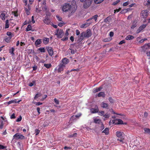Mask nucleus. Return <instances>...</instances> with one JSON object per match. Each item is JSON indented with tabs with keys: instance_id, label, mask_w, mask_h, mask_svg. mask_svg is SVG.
Instances as JSON below:
<instances>
[{
	"instance_id": "obj_1",
	"label": "nucleus",
	"mask_w": 150,
	"mask_h": 150,
	"mask_svg": "<svg viewBox=\"0 0 150 150\" xmlns=\"http://www.w3.org/2000/svg\"><path fill=\"white\" fill-rule=\"evenodd\" d=\"M92 35L91 30L90 29H88L86 30V32H83L81 33L80 35L78 36V38L77 40V42L79 43L81 42L84 38H88Z\"/></svg>"
},
{
	"instance_id": "obj_2",
	"label": "nucleus",
	"mask_w": 150,
	"mask_h": 150,
	"mask_svg": "<svg viewBox=\"0 0 150 150\" xmlns=\"http://www.w3.org/2000/svg\"><path fill=\"white\" fill-rule=\"evenodd\" d=\"M62 10L63 11L66 12L69 11V16H70L75 12V9L71 8V6L69 4L66 3L62 6Z\"/></svg>"
},
{
	"instance_id": "obj_3",
	"label": "nucleus",
	"mask_w": 150,
	"mask_h": 150,
	"mask_svg": "<svg viewBox=\"0 0 150 150\" xmlns=\"http://www.w3.org/2000/svg\"><path fill=\"white\" fill-rule=\"evenodd\" d=\"M116 135L117 137L118 138L117 140L120 141V143L122 144L123 143V140H124V137L125 134L122 132L117 131L116 133Z\"/></svg>"
},
{
	"instance_id": "obj_4",
	"label": "nucleus",
	"mask_w": 150,
	"mask_h": 150,
	"mask_svg": "<svg viewBox=\"0 0 150 150\" xmlns=\"http://www.w3.org/2000/svg\"><path fill=\"white\" fill-rule=\"evenodd\" d=\"M93 0H80V1L83 2H84L83 6L85 8H87L90 6L93 2Z\"/></svg>"
},
{
	"instance_id": "obj_5",
	"label": "nucleus",
	"mask_w": 150,
	"mask_h": 150,
	"mask_svg": "<svg viewBox=\"0 0 150 150\" xmlns=\"http://www.w3.org/2000/svg\"><path fill=\"white\" fill-rule=\"evenodd\" d=\"M56 33L55 35L57 36V38H61L63 37L64 33L62 29L59 30L57 29L56 30Z\"/></svg>"
},
{
	"instance_id": "obj_6",
	"label": "nucleus",
	"mask_w": 150,
	"mask_h": 150,
	"mask_svg": "<svg viewBox=\"0 0 150 150\" xmlns=\"http://www.w3.org/2000/svg\"><path fill=\"white\" fill-rule=\"evenodd\" d=\"M14 139H15L16 140L20 139L21 140L24 139H25L24 136L21 134H19L18 133H17L15 134L13 136Z\"/></svg>"
},
{
	"instance_id": "obj_7",
	"label": "nucleus",
	"mask_w": 150,
	"mask_h": 150,
	"mask_svg": "<svg viewBox=\"0 0 150 150\" xmlns=\"http://www.w3.org/2000/svg\"><path fill=\"white\" fill-rule=\"evenodd\" d=\"M140 16L143 18H146L148 16L147 11V10L142 11L140 13Z\"/></svg>"
},
{
	"instance_id": "obj_8",
	"label": "nucleus",
	"mask_w": 150,
	"mask_h": 150,
	"mask_svg": "<svg viewBox=\"0 0 150 150\" xmlns=\"http://www.w3.org/2000/svg\"><path fill=\"white\" fill-rule=\"evenodd\" d=\"M46 49L49 55L52 56L54 54L52 48L51 47H46Z\"/></svg>"
},
{
	"instance_id": "obj_9",
	"label": "nucleus",
	"mask_w": 150,
	"mask_h": 150,
	"mask_svg": "<svg viewBox=\"0 0 150 150\" xmlns=\"http://www.w3.org/2000/svg\"><path fill=\"white\" fill-rule=\"evenodd\" d=\"M90 111L91 113H94L98 112L99 111V109L97 105L95 107V108H91L90 109Z\"/></svg>"
},
{
	"instance_id": "obj_10",
	"label": "nucleus",
	"mask_w": 150,
	"mask_h": 150,
	"mask_svg": "<svg viewBox=\"0 0 150 150\" xmlns=\"http://www.w3.org/2000/svg\"><path fill=\"white\" fill-rule=\"evenodd\" d=\"M65 67L63 64H60L58 66V68L57 69L58 72L60 73L61 71H63L64 68Z\"/></svg>"
},
{
	"instance_id": "obj_11",
	"label": "nucleus",
	"mask_w": 150,
	"mask_h": 150,
	"mask_svg": "<svg viewBox=\"0 0 150 150\" xmlns=\"http://www.w3.org/2000/svg\"><path fill=\"white\" fill-rule=\"evenodd\" d=\"M147 24H143L140 26L138 28L137 31V33H139L141 31H142L144 28H145Z\"/></svg>"
},
{
	"instance_id": "obj_12",
	"label": "nucleus",
	"mask_w": 150,
	"mask_h": 150,
	"mask_svg": "<svg viewBox=\"0 0 150 150\" xmlns=\"http://www.w3.org/2000/svg\"><path fill=\"white\" fill-rule=\"evenodd\" d=\"M44 23L46 24L50 25H51L50 20L48 18V16H46L45 19L43 20Z\"/></svg>"
},
{
	"instance_id": "obj_13",
	"label": "nucleus",
	"mask_w": 150,
	"mask_h": 150,
	"mask_svg": "<svg viewBox=\"0 0 150 150\" xmlns=\"http://www.w3.org/2000/svg\"><path fill=\"white\" fill-rule=\"evenodd\" d=\"M92 23V22L90 21V22H86L85 23L83 24L80 26V28H86L89 26L90 24Z\"/></svg>"
},
{
	"instance_id": "obj_14",
	"label": "nucleus",
	"mask_w": 150,
	"mask_h": 150,
	"mask_svg": "<svg viewBox=\"0 0 150 150\" xmlns=\"http://www.w3.org/2000/svg\"><path fill=\"white\" fill-rule=\"evenodd\" d=\"M102 88L103 87L101 86L99 87V88H94L93 90V92L94 93H95L99 91H100Z\"/></svg>"
},
{
	"instance_id": "obj_15",
	"label": "nucleus",
	"mask_w": 150,
	"mask_h": 150,
	"mask_svg": "<svg viewBox=\"0 0 150 150\" xmlns=\"http://www.w3.org/2000/svg\"><path fill=\"white\" fill-rule=\"evenodd\" d=\"M62 62L63 63L62 64H63L65 65L69 62V60L66 58H64L62 59Z\"/></svg>"
},
{
	"instance_id": "obj_16",
	"label": "nucleus",
	"mask_w": 150,
	"mask_h": 150,
	"mask_svg": "<svg viewBox=\"0 0 150 150\" xmlns=\"http://www.w3.org/2000/svg\"><path fill=\"white\" fill-rule=\"evenodd\" d=\"M101 106L103 108L107 109L108 108V103H105L103 102L101 103Z\"/></svg>"
},
{
	"instance_id": "obj_17",
	"label": "nucleus",
	"mask_w": 150,
	"mask_h": 150,
	"mask_svg": "<svg viewBox=\"0 0 150 150\" xmlns=\"http://www.w3.org/2000/svg\"><path fill=\"white\" fill-rule=\"evenodd\" d=\"M137 21L136 20H134L132 23V24L131 27V29H134L137 26Z\"/></svg>"
},
{
	"instance_id": "obj_18",
	"label": "nucleus",
	"mask_w": 150,
	"mask_h": 150,
	"mask_svg": "<svg viewBox=\"0 0 150 150\" xmlns=\"http://www.w3.org/2000/svg\"><path fill=\"white\" fill-rule=\"evenodd\" d=\"M20 100H19L18 101H16V99H15L14 100H11L10 101L8 102H7V103L9 105L12 103H19L20 102Z\"/></svg>"
},
{
	"instance_id": "obj_19",
	"label": "nucleus",
	"mask_w": 150,
	"mask_h": 150,
	"mask_svg": "<svg viewBox=\"0 0 150 150\" xmlns=\"http://www.w3.org/2000/svg\"><path fill=\"white\" fill-rule=\"evenodd\" d=\"M49 38H44L43 39V42L44 44H47L49 42Z\"/></svg>"
},
{
	"instance_id": "obj_20",
	"label": "nucleus",
	"mask_w": 150,
	"mask_h": 150,
	"mask_svg": "<svg viewBox=\"0 0 150 150\" xmlns=\"http://www.w3.org/2000/svg\"><path fill=\"white\" fill-rule=\"evenodd\" d=\"M42 42V40L41 39H38L35 42V45L36 46H37L41 44Z\"/></svg>"
},
{
	"instance_id": "obj_21",
	"label": "nucleus",
	"mask_w": 150,
	"mask_h": 150,
	"mask_svg": "<svg viewBox=\"0 0 150 150\" xmlns=\"http://www.w3.org/2000/svg\"><path fill=\"white\" fill-rule=\"evenodd\" d=\"M111 19V18L109 17H108L104 20V22L105 23L109 24L110 23L109 21Z\"/></svg>"
},
{
	"instance_id": "obj_22",
	"label": "nucleus",
	"mask_w": 150,
	"mask_h": 150,
	"mask_svg": "<svg viewBox=\"0 0 150 150\" xmlns=\"http://www.w3.org/2000/svg\"><path fill=\"white\" fill-rule=\"evenodd\" d=\"M94 122L95 123H97V124H101L102 123L101 120H100V119L95 118L94 119Z\"/></svg>"
},
{
	"instance_id": "obj_23",
	"label": "nucleus",
	"mask_w": 150,
	"mask_h": 150,
	"mask_svg": "<svg viewBox=\"0 0 150 150\" xmlns=\"http://www.w3.org/2000/svg\"><path fill=\"white\" fill-rule=\"evenodd\" d=\"M134 37L131 35H129L127 36L125 38V39L127 40H132L134 38Z\"/></svg>"
},
{
	"instance_id": "obj_24",
	"label": "nucleus",
	"mask_w": 150,
	"mask_h": 150,
	"mask_svg": "<svg viewBox=\"0 0 150 150\" xmlns=\"http://www.w3.org/2000/svg\"><path fill=\"white\" fill-rule=\"evenodd\" d=\"M102 132L105 133L106 135H108L109 134V128L108 127L106 128Z\"/></svg>"
},
{
	"instance_id": "obj_25",
	"label": "nucleus",
	"mask_w": 150,
	"mask_h": 150,
	"mask_svg": "<svg viewBox=\"0 0 150 150\" xmlns=\"http://www.w3.org/2000/svg\"><path fill=\"white\" fill-rule=\"evenodd\" d=\"M31 30L32 31H33V30H32V26L30 25H28L26 28V31H28Z\"/></svg>"
},
{
	"instance_id": "obj_26",
	"label": "nucleus",
	"mask_w": 150,
	"mask_h": 150,
	"mask_svg": "<svg viewBox=\"0 0 150 150\" xmlns=\"http://www.w3.org/2000/svg\"><path fill=\"white\" fill-rule=\"evenodd\" d=\"M98 97H100L101 96L103 97H104L105 96V94L104 92H101L98 93Z\"/></svg>"
},
{
	"instance_id": "obj_27",
	"label": "nucleus",
	"mask_w": 150,
	"mask_h": 150,
	"mask_svg": "<svg viewBox=\"0 0 150 150\" xmlns=\"http://www.w3.org/2000/svg\"><path fill=\"white\" fill-rule=\"evenodd\" d=\"M144 132L146 134H150V129L148 128H144Z\"/></svg>"
},
{
	"instance_id": "obj_28",
	"label": "nucleus",
	"mask_w": 150,
	"mask_h": 150,
	"mask_svg": "<svg viewBox=\"0 0 150 150\" xmlns=\"http://www.w3.org/2000/svg\"><path fill=\"white\" fill-rule=\"evenodd\" d=\"M24 9L26 14L27 15H30V9H27V8H25Z\"/></svg>"
},
{
	"instance_id": "obj_29",
	"label": "nucleus",
	"mask_w": 150,
	"mask_h": 150,
	"mask_svg": "<svg viewBox=\"0 0 150 150\" xmlns=\"http://www.w3.org/2000/svg\"><path fill=\"white\" fill-rule=\"evenodd\" d=\"M5 13H2L0 15V17L3 21L5 20Z\"/></svg>"
},
{
	"instance_id": "obj_30",
	"label": "nucleus",
	"mask_w": 150,
	"mask_h": 150,
	"mask_svg": "<svg viewBox=\"0 0 150 150\" xmlns=\"http://www.w3.org/2000/svg\"><path fill=\"white\" fill-rule=\"evenodd\" d=\"M9 52L13 56L15 54L14 53V52L15 51V48L13 47H12L11 50H9Z\"/></svg>"
},
{
	"instance_id": "obj_31",
	"label": "nucleus",
	"mask_w": 150,
	"mask_h": 150,
	"mask_svg": "<svg viewBox=\"0 0 150 150\" xmlns=\"http://www.w3.org/2000/svg\"><path fill=\"white\" fill-rule=\"evenodd\" d=\"M44 67L47 69L50 68L52 66V65L50 64H44Z\"/></svg>"
},
{
	"instance_id": "obj_32",
	"label": "nucleus",
	"mask_w": 150,
	"mask_h": 150,
	"mask_svg": "<svg viewBox=\"0 0 150 150\" xmlns=\"http://www.w3.org/2000/svg\"><path fill=\"white\" fill-rule=\"evenodd\" d=\"M38 50L41 52H45V50L44 47H40Z\"/></svg>"
},
{
	"instance_id": "obj_33",
	"label": "nucleus",
	"mask_w": 150,
	"mask_h": 150,
	"mask_svg": "<svg viewBox=\"0 0 150 150\" xmlns=\"http://www.w3.org/2000/svg\"><path fill=\"white\" fill-rule=\"evenodd\" d=\"M11 38H12L11 36L10 37H6L5 39V41L6 42L8 43L10 42V40L11 39Z\"/></svg>"
},
{
	"instance_id": "obj_34",
	"label": "nucleus",
	"mask_w": 150,
	"mask_h": 150,
	"mask_svg": "<svg viewBox=\"0 0 150 150\" xmlns=\"http://www.w3.org/2000/svg\"><path fill=\"white\" fill-rule=\"evenodd\" d=\"M9 27V25L8 24V20H6V24H5V28H8Z\"/></svg>"
},
{
	"instance_id": "obj_35",
	"label": "nucleus",
	"mask_w": 150,
	"mask_h": 150,
	"mask_svg": "<svg viewBox=\"0 0 150 150\" xmlns=\"http://www.w3.org/2000/svg\"><path fill=\"white\" fill-rule=\"evenodd\" d=\"M118 119H115L113 120L112 121V122L113 124L115 125H118Z\"/></svg>"
},
{
	"instance_id": "obj_36",
	"label": "nucleus",
	"mask_w": 150,
	"mask_h": 150,
	"mask_svg": "<svg viewBox=\"0 0 150 150\" xmlns=\"http://www.w3.org/2000/svg\"><path fill=\"white\" fill-rule=\"evenodd\" d=\"M104 0H94V2L97 4H100Z\"/></svg>"
},
{
	"instance_id": "obj_37",
	"label": "nucleus",
	"mask_w": 150,
	"mask_h": 150,
	"mask_svg": "<svg viewBox=\"0 0 150 150\" xmlns=\"http://www.w3.org/2000/svg\"><path fill=\"white\" fill-rule=\"evenodd\" d=\"M77 134L76 133H73V134L69 135V137L71 138L73 137H76L77 136Z\"/></svg>"
},
{
	"instance_id": "obj_38",
	"label": "nucleus",
	"mask_w": 150,
	"mask_h": 150,
	"mask_svg": "<svg viewBox=\"0 0 150 150\" xmlns=\"http://www.w3.org/2000/svg\"><path fill=\"white\" fill-rule=\"evenodd\" d=\"M41 95L40 93H39V94L37 93V94H36L35 95V97H34V99H35V100L37 98H38L39 97H40L41 96Z\"/></svg>"
},
{
	"instance_id": "obj_39",
	"label": "nucleus",
	"mask_w": 150,
	"mask_h": 150,
	"mask_svg": "<svg viewBox=\"0 0 150 150\" xmlns=\"http://www.w3.org/2000/svg\"><path fill=\"white\" fill-rule=\"evenodd\" d=\"M103 117L105 118L104 120H105V119H107L109 117L110 115L108 114H105L103 115Z\"/></svg>"
},
{
	"instance_id": "obj_40",
	"label": "nucleus",
	"mask_w": 150,
	"mask_h": 150,
	"mask_svg": "<svg viewBox=\"0 0 150 150\" xmlns=\"http://www.w3.org/2000/svg\"><path fill=\"white\" fill-rule=\"evenodd\" d=\"M149 47V44L145 45L144 46L142 47V48H145L146 49H148Z\"/></svg>"
},
{
	"instance_id": "obj_41",
	"label": "nucleus",
	"mask_w": 150,
	"mask_h": 150,
	"mask_svg": "<svg viewBox=\"0 0 150 150\" xmlns=\"http://www.w3.org/2000/svg\"><path fill=\"white\" fill-rule=\"evenodd\" d=\"M64 24V23L63 21H61V22L58 23V25L59 27H62Z\"/></svg>"
},
{
	"instance_id": "obj_42",
	"label": "nucleus",
	"mask_w": 150,
	"mask_h": 150,
	"mask_svg": "<svg viewBox=\"0 0 150 150\" xmlns=\"http://www.w3.org/2000/svg\"><path fill=\"white\" fill-rule=\"evenodd\" d=\"M105 112L103 111H101L99 112V115L100 116H103L104 115Z\"/></svg>"
},
{
	"instance_id": "obj_43",
	"label": "nucleus",
	"mask_w": 150,
	"mask_h": 150,
	"mask_svg": "<svg viewBox=\"0 0 150 150\" xmlns=\"http://www.w3.org/2000/svg\"><path fill=\"white\" fill-rule=\"evenodd\" d=\"M118 125L123 124V121L121 119H118Z\"/></svg>"
},
{
	"instance_id": "obj_44",
	"label": "nucleus",
	"mask_w": 150,
	"mask_h": 150,
	"mask_svg": "<svg viewBox=\"0 0 150 150\" xmlns=\"http://www.w3.org/2000/svg\"><path fill=\"white\" fill-rule=\"evenodd\" d=\"M69 50H71V53L72 54H73L75 53L76 52V50H73L71 49H69Z\"/></svg>"
},
{
	"instance_id": "obj_45",
	"label": "nucleus",
	"mask_w": 150,
	"mask_h": 150,
	"mask_svg": "<svg viewBox=\"0 0 150 150\" xmlns=\"http://www.w3.org/2000/svg\"><path fill=\"white\" fill-rule=\"evenodd\" d=\"M6 34L9 37H10L11 36V38H12V37H13V36L12 35L11 33L10 32H7L6 33Z\"/></svg>"
},
{
	"instance_id": "obj_46",
	"label": "nucleus",
	"mask_w": 150,
	"mask_h": 150,
	"mask_svg": "<svg viewBox=\"0 0 150 150\" xmlns=\"http://www.w3.org/2000/svg\"><path fill=\"white\" fill-rule=\"evenodd\" d=\"M129 4V2L128 1H127L124 3L123 4V6H125L128 5Z\"/></svg>"
},
{
	"instance_id": "obj_47",
	"label": "nucleus",
	"mask_w": 150,
	"mask_h": 150,
	"mask_svg": "<svg viewBox=\"0 0 150 150\" xmlns=\"http://www.w3.org/2000/svg\"><path fill=\"white\" fill-rule=\"evenodd\" d=\"M54 101L56 104L57 105H58L59 103V102L58 100L56 98H55L54 99Z\"/></svg>"
},
{
	"instance_id": "obj_48",
	"label": "nucleus",
	"mask_w": 150,
	"mask_h": 150,
	"mask_svg": "<svg viewBox=\"0 0 150 150\" xmlns=\"http://www.w3.org/2000/svg\"><path fill=\"white\" fill-rule=\"evenodd\" d=\"M120 1L119 0H117L116 1H115L112 4L113 5H115Z\"/></svg>"
},
{
	"instance_id": "obj_49",
	"label": "nucleus",
	"mask_w": 150,
	"mask_h": 150,
	"mask_svg": "<svg viewBox=\"0 0 150 150\" xmlns=\"http://www.w3.org/2000/svg\"><path fill=\"white\" fill-rule=\"evenodd\" d=\"M98 17V15H95L93 16L92 18L93 19L95 20V21H96L97 19V18Z\"/></svg>"
},
{
	"instance_id": "obj_50",
	"label": "nucleus",
	"mask_w": 150,
	"mask_h": 150,
	"mask_svg": "<svg viewBox=\"0 0 150 150\" xmlns=\"http://www.w3.org/2000/svg\"><path fill=\"white\" fill-rule=\"evenodd\" d=\"M108 100L110 103H113V102H114L113 100V99H112V98L111 97H110L109 98Z\"/></svg>"
},
{
	"instance_id": "obj_51",
	"label": "nucleus",
	"mask_w": 150,
	"mask_h": 150,
	"mask_svg": "<svg viewBox=\"0 0 150 150\" xmlns=\"http://www.w3.org/2000/svg\"><path fill=\"white\" fill-rule=\"evenodd\" d=\"M35 83V81H33L32 82L30 83H29V86H30L31 87L33 86L34 84V83Z\"/></svg>"
},
{
	"instance_id": "obj_52",
	"label": "nucleus",
	"mask_w": 150,
	"mask_h": 150,
	"mask_svg": "<svg viewBox=\"0 0 150 150\" xmlns=\"http://www.w3.org/2000/svg\"><path fill=\"white\" fill-rule=\"evenodd\" d=\"M57 19L59 21H62V18L59 16H56Z\"/></svg>"
},
{
	"instance_id": "obj_53",
	"label": "nucleus",
	"mask_w": 150,
	"mask_h": 150,
	"mask_svg": "<svg viewBox=\"0 0 150 150\" xmlns=\"http://www.w3.org/2000/svg\"><path fill=\"white\" fill-rule=\"evenodd\" d=\"M121 10V8H119L118 9H116L114 10V13L119 12Z\"/></svg>"
},
{
	"instance_id": "obj_54",
	"label": "nucleus",
	"mask_w": 150,
	"mask_h": 150,
	"mask_svg": "<svg viewBox=\"0 0 150 150\" xmlns=\"http://www.w3.org/2000/svg\"><path fill=\"white\" fill-rule=\"evenodd\" d=\"M41 11V10H40V9L38 7H36V11L37 12V13H39L40 11Z\"/></svg>"
},
{
	"instance_id": "obj_55",
	"label": "nucleus",
	"mask_w": 150,
	"mask_h": 150,
	"mask_svg": "<svg viewBox=\"0 0 150 150\" xmlns=\"http://www.w3.org/2000/svg\"><path fill=\"white\" fill-rule=\"evenodd\" d=\"M68 39V38L67 37H64L63 38H62L61 39V40L63 41H66Z\"/></svg>"
},
{
	"instance_id": "obj_56",
	"label": "nucleus",
	"mask_w": 150,
	"mask_h": 150,
	"mask_svg": "<svg viewBox=\"0 0 150 150\" xmlns=\"http://www.w3.org/2000/svg\"><path fill=\"white\" fill-rule=\"evenodd\" d=\"M4 124L3 121H2L1 124H0V129H2L4 126Z\"/></svg>"
},
{
	"instance_id": "obj_57",
	"label": "nucleus",
	"mask_w": 150,
	"mask_h": 150,
	"mask_svg": "<svg viewBox=\"0 0 150 150\" xmlns=\"http://www.w3.org/2000/svg\"><path fill=\"white\" fill-rule=\"evenodd\" d=\"M21 119H22V117H21V116L19 117L17 119V120H16V121L17 122H20L21 120Z\"/></svg>"
},
{
	"instance_id": "obj_58",
	"label": "nucleus",
	"mask_w": 150,
	"mask_h": 150,
	"mask_svg": "<svg viewBox=\"0 0 150 150\" xmlns=\"http://www.w3.org/2000/svg\"><path fill=\"white\" fill-rule=\"evenodd\" d=\"M80 34V32L78 30H76V34L78 36Z\"/></svg>"
},
{
	"instance_id": "obj_59",
	"label": "nucleus",
	"mask_w": 150,
	"mask_h": 150,
	"mask_svg": "<svg viewBox=\"0 0 150 150\" xmlns=\"http://www.w3.org/2000/svg\"><path fill=\"white\" fill-rule=\"evenodd\" d=\"M125 42V41L124 40H122L120 41L119 43L120 45H122L123 43H124Z\"/></svg>"
},
{
	"instance_id": "obj_60",
	"label": "nucleus",
	"mask_w": 150,
	"mask_h": 150,
	"mask_svg": "<svg viewBox=\"0 0 150 150\" xmlns=\"http://www.w3.org/2000/svg\"><path fill=\"white\" fill-rule=\"evenodd\" d=\"M42 9L44 11H46L47 9V6L45 5L44 6L42 7Z\"/></svg>"
},
{
	"instance_id": "obj_61",
	"label": "nucleus",
	"mask_w": 150,
	"mask_h": 150,
	"mask_svg": "<svg viewBox=\"0 0 150 150\" xmlns=\"http://www.w3.org/2000/svg\"><path fill=\"white\" fill-rule=\"evenodd\" d=\"M35 132L36 133V135H37L39 134L40 131L38 129H36L35 130Z\"/></svg>"
},
{
	"instance_id": "obj_62",
	"label": "nucleus",
	"mask_w": 150,
	"mask_h": 150,
	"mask_svg": "<svg viewBox=\"0 0 150 150\" xmlns=\"http://www.w3.org/2000/svg\"><path fill=\"white\" fill-rule=\"evenodd\" d=\"M76 118L75 117V116L73 115L71 118V120H76Z\"/></svg>"
},
{
	"instance_id": "obj_63",
	"label": "nucleus",
	"mask_w": 150,
	"mask_h": 150,
	"mask_svg": "<svg viewBox=\"0 0 150 150\" xmlns=\"http://www.w3.org/2000/svg\"><path fill=\"white\" fill-rule=\"evenodd\" d=\"M64 149H71V147H70L65 146L64 147Z\"/></svg>"
},
{
	"instance_id": "obj_64",
	"label": "nucleus",
	"mask_w": 150,
	"mask_h": 150,
	"mask_svg": "<svg viewBox=\"0 0 150 150\" xmlns=\"http://www.w3.org/2000/svg\"><path fill=\"white\" fill-rule=\"evenodd\" d=\"M15 117H15L14 113L12 114L11 116V119H14V118H15Z\"/></svg>"
}]
</instances>
